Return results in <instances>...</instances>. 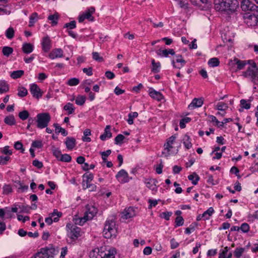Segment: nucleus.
Returning <instances> with one entry per match:
<instances>
[{
  "label": "nucleus",
  "instance_id": "obj_6",
  "mask_svg": "<svg viewBox=\"0 0 258 258\" xmlns=\"http://www.w3.org/2000/svg\"><path fill=\"white\" fill-rule=\"evenodd\" d=\"M243 18L244 22L248 26L250 27H254L256 25L258 22V18L257 16L253 14L250 13H245Z\"/></svg>",
  "mask_w": 258,
  "mask_h": 258
},
{
  "label": "nucleus",
  "instance_id": "obj_40",
  "mask_svg": "<svg viewBox=\"0 0 258 258\" xmlns=\"http://www.w3.org/2000/svg\"><path fill=\"white\" fill-rule=\"evenodd\" d=\"M188 179L192 181V183L196 185L200 179L199 176L195 173L188 176Z\"/></svg>",
  "mask_w": 258,
  "mask_h": 258
},
{
  "label": "nucleus",
  "instance_id": "obj_57",
  "mask_svg": "<svg viewBox=\"0 0 258 258\" xmlns=\"http://www.w3.org/2000/svg\"><path fill=\"white\" fill-rule=\"evenodd\" d=\"M111 151L110 150H107L106 151L100 153L103 162L106 161L107 157L111 154Z\"/></svg>",
  "mask_w": 258,
  "mask_h": 258
},
{
  "label": "nucleus",
  "instance_id": "obj_23",
  "mask_svg": "<svg viewBox=\"0 0 258 258\" xmlns=\"http://www.w3.org/2000/svg\"><path fill=\"white\" fill-rule=\"evenodd\" d=\"M110 126L109 125L105 127L104 133L100 137V139L102 141H105L107 138H110L112 137V133L110 131Z\"/></svg>",
  "mask_w": 258,
  "mask_h": 258
},
{
  "label": "nucleus",
  "instance_id": "obj_21",
  "mask_svg": "<svg viewBox=\"0 0 258 258\" xmlns=\"http://www.w3.org/2000/svg\"><path fill=\"white\" fill-rule=\"evenodd\" d=\"M103 253L105 255L104 258H115L116 251L114 248L110 247L108 249L103 250Z\"/></svg>",
  "mask_w": 258,
  "mask_h": 258
},
{
  "label": "nucleus",
  "instance_id": "obj_30",
  "mask_svg": "<svg viewBox=\"0 0 258 258\" xmlns=\"http://www.w3.org/2000/svg\"><path fill=\"white\" fill-rule=\"evenodd\" d=\"M245 251V248L243 247H236L233 252L234 256L236 258H240L244 252Z\"/></svg>",
  "mask_w": 258,
  "mask_h": 258
},
{
  "label": "nucleus",
  "instance_id": "obj_52",
  "mask_svg": "<svg viewBox=\"0 0 258 258\" xmlns=\"http://www.w3.org/2000/svg\"><path fill=\"white\" fill-rule=\"evenodd\" d=\"M191 120V118L188 117H185L180 120L179 126L180 128H184L185 127V123L189 122Z\"/></svg>",
  "mask_w": 258,
  "mask_h": 258
},
{
  "label": "nucleus",
  "instance_id": "obj_29",
  "mask_svg": "<svg viewBox=\"0 0 258 258\" xmlns=\"http://www.w3.org/2000/svg\"><path fill=\"white\" fill-rule=\"evenodd\" d=\"M63 109L66 111H68V114L70 115L74 113L75 108L73 106V104L69 102L64 106Z\"/></svg>",
  "mask_w": 258,
  "mask_h": 258
},
{
  "label": "nucleus",
  "instance_id": "obj_22",
  "mask_svg": "<svg viewBox=\"0 0 258 258\" xmlns=\"http://www.w3.org/2000/svg\"><path fill=\"white\" fill-rule=\"evenodd\" d=\"M203 101L202 98H194L191 103L188 105V108L192 109L202 106Z\"/></svg>",
  "mask_w": 258,
  "mask_h": 258
},
{
  "label": "nucleus",
  "instance_id": "obj_34",
  "mask_svg": "<svg viewBox=\"0 0 258 258\" xmlns=\"http://www.w3.org/2000/svg\"><path fill=\"white\" fill-rule=\"evenodd\" d=\"M24 74V72L23 70H17L13 71L11 74V77L14 79L21 78Z\"/></svg>",
  "mask_w": 258,
  "mask_h": 258
},
{
  "label": "nucleus",
  "instance_id": "obj_2",
  "mask_svg": "<svg viewBox=\"0 0 258 258\" xmlns=\"http://www.w3.org/2000/svg\"><path fill=\"white\" fill-rule=\"evenodd\" d=\"M117 233V231L114 218L111 217L108 218L104 224L103 230L104 237L107 239L114 238L116 236Z\"/></svg>",
  "mask_w": 258,
  "mask_h": 258
},
{
  "label": "nucleus",
  "instance_id": "obj_59",
  "mask_svg": "<svg viewBox=\"0 0 258 258\" xmlns=\"http://www.w3.org/2000/svg\"><path fill=\"white\" fill-rule=\"evenodd\" d=\"M0 88H2V89H5L6 92H7L9 90L8 84L6 81L3 80H0Z\"/></svg>",
  "mask_w": 258,
  "mask_h": 258
},
{
  "label": "nucleus",
  "instance_id": "obj_7",
  "mask_svg": "<svg viewBox=\"0 0 258 258\" xmlns=\"http://www.w3.org/2000/svg\"><path fill=\"white\" fill-rule=\"evenodd\" d=\"M176 137L175 136H172L167 139L166 143L164 144V149L162 154H164L165 156H168L170 154V151L173 148L172 145Z\"/></svg>",
  "mask_w": 258,
  "mask_h": 258
},
{
  "label": "nucleus",
  "instance_id": "obj_62",
  "mask_svg": "<svg viewBox=\"0 0 258 258\" xmlns=\"http://www.w3.org/2000/svg\"><path fill=\"white\" fill-rule=\"evenodd\" d=\"M19 208L20 209L21 213H28L29 212L30 210V207L28 206L25 205H19Z\"/></svg>",
  "mask_w": 258,
  "mask_h": 258
},
{
  "label": "nucleus",
  "instance_id": "obj_3",
  "mask_svg": "<svg viewBox=\"0 0 258 258\" xmlns=\"http://www.w3.org/2000/svg\"><path fill=\"white\" fill-rule=\"evenodd\" d=\"M66 228L68 236L73 241L76 240L81 236V229L80 227L71 223H68Z\"/></svg>",
  "mask_w": 258,
  "mask_h": 258
},
{
  "label": "nucleus",
  "instance_id": "obj_12",
  "mask_svg": "<svg viewBox=\"0 0 258 258\" xmlns=\"http://www.w3.org/2000/svg\"><path fill=\"white\" fill-rule=\"evenodd\" d=\"M176 60H173L172 61V64L174 68L179 69L185 65L186 62L182 59L180 55H176Z\"/></svg>",
  "mask_w": 258,
  "mask_h": 258
},
{
  "label": "nucleus",
  "instance_id": "obj_31",
  "mask_svg": "<svg viewBox=\"0 0 258 258\" xmlns=\"http://www.w3.org/2000/svg\"><path fill=\"white\" fill-rule=\"evenodd\" d=\"M13 52V48L10 46H4L2 49V53L4 55L9 57Z\"/></svg>",
  "mask_w": 258,
  "mask_h": 258
},
{
  "label": "nucleus",
  "instance_id": "obj_4",
  "mask_svg": "<svg viewBox=\"0 0 258 258\" xmlns=\"http://www.w3.org/2000/svg\"><path fill=\"white\" fill-rule=\"evenodd\" d=\"M36 118V126L40 129L46 127L51 119L50 116L48 113H39L37 115Z\"/></svg>",
  "mask_w": 258,
  "mask_h": 258
},
{
  "label": "nucleus",
  "instance_id": "obj_32",
  "mask_svg": "<svg viewBox=\"0 0 258 258\" xmlns=\"http://www.w3.org/2000/svg\"><path fill=\"white\" fill-rule=\"evenodd\" d=\"M4 122L9 125H13L16 123L15 117L13 115L6 116L4 119Z\"/></svg>",
  "mask_w": 258,
  "mask_h": 258
},
{
  "label": "nucleus",
  "instance_id": "obj_46",
  "mask_svg": "<svg viewBox=\"0 0 258 258\" xmlns=\"http://www.w3.org/2000/svg\"><path fill=\"white\" fill-rule=\"evenodd\" d=\"M27 94H28V91L26 89V88H25V87H21L18 89V95L19 97H25L27 95Z\"/></svg>",
  "mask_w": 258,
  "mask_h": 258
},
{
  "label": "nucleus",
  "instance_id": "obj_1",
  "mask_svg": "<svg viewBox=\"0 0 258 258\" xmlns=\"http://www.w3.org/2000/svg\"><path fill=\"white\" fill-rule=\"evenodd\" d=\"M238 6L237 0H214V8L217 11L234 12Z\"/></svg>",
  "mask_w": 258,
  "mask_h": 258
},
{
  "label": "nucleus",
  "instance_id": "obj_16",
  "mask_svg": "<svg viewBox=\"0 0 258 258\" xmlns=\"http://www.w3.org/2000/svg\"><path fill=\"white\" fill-rule=\"evenodd\" d=\"M46 252V254L48 256V258L53 257L54 255H56L58 253V250H56L54 246L51 245H49L48 246L43 248Z\"/></svg>",
  "mask_w": 258,
  "mask_h": 258
},
{
  "label": "nucleus",
  "instance_id": "obj_44",
  "mask_svg": "<svg viewBox=\"0 0 258 258\" xmlns=\"http://www.w3.org/2000/svg\"><path fill=\"white\" fill-rule=\"evenodd\" d=\"M89 220L87 217H86V215H84L83 217L75 218V224L80 225H83L86 222Z\"/></svg>",
  "mask_w": 258,
  "mask_h": 258
},
{
  "label": "nucleus",
  "instance_id": "obj_48",
  "mask_svg": "<svg viewBox=\"0 0 258 258\" xmlns=\"http://www.w3.org/2000/svg\"><path fill=\"white\" fill-rule=\"evenodd\" d=\"M19 118L22 120H25L27 119L29 116V113L27 110H23L19 113L18 115Z\"/></svg>",
  "mask_w": 258,
  "mask_h": 258
},
{
  "label": "nucleus",
  "instance_id": "obj_27",
  "mask_svg": "<svg viewBox=\"0 0 258 258\" xmlns=\"http://www.w3.org/2000/svg\"><path fill=\"white\" fill-rule=\"evenodd\" d=\"M22 50L25 53H30L33 50V45L31 43H24L22 46Z\"/></svg>",
  "mask_w": 258,
  "mask_h": 258
},
{
  "label": "nucleus",
  "instance_id": "obj_19",
  "mask_svg": "<svg viewBox=\"0 0 258 258\" xmlns=\"http://www.w3.org/2000/svg\"><path fill=\"white\" fill-rule=\"evenodd\" d=\"M149 95L152 98L158 101H161L163 99V96L160 92L156 91L152 88L149 89Z\"/></svg>",
  "mask_w": 258,
  "mask_h": 258
},
{
  "label": "nucleus",
  "instance_id": "obj_11",
  "mask_svg": "<svg viewBox=\"0 0 258 258\" xmlns=\"http://www.w3.org/2000/svg\"><path fill=\"white\" fill-rule=\"evenodd\" d=\"M136 215L135 209L133 207H129L125 209L121 213V218L124 219H127L133 217Z\"/></svg>",
  "mask_w": 258,
  "mask_h": 258
},
{
  "label": "nucleus",
  "instance_id": "obj_54",
  "mask_svg": "<svg viewBox=\"0 0 258 258\" xmlns=\"http://www.w3.org/2000/svg\"><path fill=\"white\" fill-rule=\"evenodd\" d=\"M3 194L5 195H8L12 192V188L10 184H5L3 187Z\"/></svg>",
  "mask_w": 258,
  "mask_h": 258
},
{
  "label": "nucleus",
  "instance_id": "obj_61",
  "mask_svg": "<svg viewBox=\"0 0 258 258\" xmlns=\"http://www.w3.org/2000/svg\"><path fill=\"white\" fill-rule=\"evenodd\" d=\"M104 255L103 247H101L100 249H98V253L96 255L92 256L91 258H104Z\"/></svg>",
  "mask_w": 258,
  "mask_h": 258
},
{
  "label": "nucleus",
  "instance_id": "obj_63",
  "mask_svg": "<svg viewBox=\"0 0 258 258\" xmlns=\"http://www.w3.org/2000/svg\"><path fill=\"white\" fill-rule=\"evenodd\" d=\"M32 147L35 148H41L43 146L42 142L40 141L36 140L32 142Z\"/></svg>",
  "mask_w": 258,
  "mask_h": 258
},
{
  "label": "nucleus",
  "instance_id": "obj_56",
  "mask_svg": "<svg viewBox=\"0 0 258 258\" xmlns=\"http://www.w3.org/2000/svg\"><path fill=\"white\" fill-rule=\"evenodd\" d=\"M124 137L122 135H121V134L118 135L115 138V139H114L115 144H117V145L122 144V141L124 140Z\"/></svg>",
  "mask_w": 258,
  "mask_h": 258
},
{
  "label": "nucleus",
  "instance_id": "obj_37",
  "mask_svg": "<svg viewBox=\"0 0 258 258\" xmlns=\"http://www.w3.org/2000/svg\"><path fill=\"white\" fill-rule=\"evenodd\" d=\"M208 63L211 67H216L219 65L220 61L218 58L213 57L209 60Z\"/></svg>",
  "mask_w": 258,
  "mask_h": 258
},
{
  "label": "nucleus",
  "instance_id": "obj_39",
  "mask_svg": "<svg viewBox=\"0 0 258 258\" xmlns=\"http://www.w3.org/2000/svg\"><path fill=\"white\" fill-rule=\"evenodd\" d=\"M6 37L9 39H12L15 34V30L13 27H9L6 31Z\"/></svg>",
  "mask_w": 258,
  "mask_h": 258
},
{
  "label": "nucleus",
  "instance_id": "obj_9",
  "mask_svg": "<svg viewBox=\"0 0 258 258\" xmlns=\"http://www.w3.org/2000/svg\"><path fill=\"white\" fill-rule=\"evenodd\" d=\"M252 0H242L241 7L243 11H253L255 10V5L251 2Z\"/></svg>",
  "mask_w": 258,
  "mask_h": 258
},
{
  "label": "nucleus",
  "instance_id": "obj_18",
  "mask_svg": "<svg viewBox=\"0 0 258 258\" xmlns=\"http://www.w3.org/2000/svg\"><path fill=\"white\" fill-rule=\"evenodd\" d=\"M42 49L45 52H48L51 48V41L48 36L43 38L42 42Z\"/></svg>",
  "mask_w": 258,
  "mask_h": 258
},
{
  "label": "nucleus",
  "instance_id": "obj_38",
  "mask_svg": "<svg viewBox=\"0 0 258 258\" xmlns=\"http://www.w3.org/2000/svg\"><path fill=\"white\" fill-rule=\"evenodd\" d=\"M177 4L181 8L187 9L188 7V3L187 0H174Z\"/></svg>",
  "mask_w": 258,
  "mask_h": 258
},
{
  "label": "nucleus",
  "instance_id": "obj_50",
  "mask_svg": "<svg viewBox=\"0 0 258 258\" xmlns=\"http://www.w3.org/2000/svg\"><path fill=\"white\" fill-rule=\"evenodd\" d=\"M71 160H72V157L70 155H69L68 154H62L60 158H59V161H61V162H71Z\"/></svg>",
  "mask_w": 258,
  "mask_h": 258
},
{
  "label": "nucleus",
  "instance_id": "obj_8",
  "mask_svg": "<svg viewBox=\"0 0 258 258\" xmlns=\"http://www.w3.org/2000/svg\"><path fill=\"white\" fill-rule=\"evenodd\" d=\"M30 91L33 96L37 99L41 98L43 95V92L41 91L40 88L36 84L30 85Z\"/></svg>",
  "mask_w": 258,
  "mask_h": 258
},
{
  "label": "nucleus",
  "instance_id": "obj_53",
  "mask_svg": "<svg viewBox=\"0 0 258 258\" xmlns=\"http://www.w3.org/2000/svg\"><path fill=\"white\" fill-rule=\"evenodd\" d=\"M228 108V106L224 102H219L217 104V109L221 111H225Z\"/></svg>",
  "mask_w": 258,
  "mask_h": 258
},
{
  "label": "nucleus",
  "instance_id": "obj_25",
  "mask_svg": "<svg viewBox=\"0 0 258 258\" xmlns=\"http://www.w3.org/2000/svg\"><path fill=\"white\" fill-rule=\"evenodd\" d=\"M59 15L57 13H55L53 14L49 15L48 17V19L50 21V23L52 26H55L57 24V21L59 19Z\"/></svg>",
  "mask_w": 258,
  "mask_h": 258
},
{
  "label": "nucleus",
  "instance_id": "obj_20",
  "mask_svg": "<svg viewBox=\"0 0 258 258\" xmlns=\"http://www.w3.org/2000/svg\"><path fill=\"white\" fill-rule=\"evenodd\" d=\"M66 147L68 150H72L76 145V141L75 138L67 137L65 142Z\"/></svg>",
  "mask_w": 258,
  "mask_h": 258
},
{
  "label": "nucleus",
  "instance_id": "obj_28",
  "mask_svg": "<svg viewBox=\"0 0 258 258\" xmlns=\"http://www.w3.org/2000/svg\"><path fill=\"white\" fill-rule=\"evenodd\" d=\"M152 72L154 73L159 72L161 65L159 62H155L154 59H152Z\"/></svg>",
  "mask_w": 258,
  "mask_h": 258
},
{
  "label": "nucleus",
  "instance_id": "obj_24",
  "mask_svg": "<svg viewBox=\"0 0 258 258\" xmlns=\"http://www.w3.org/2000/svg\"><path fill=\"white\" fill-rule=\"evenodd\" d=\"M157 54L160 56L167 57L169 54L174 55L175 52L173 49H159L157 52Z\"/></svg>",
  "mask_w": 258,
  "mask_h": 258
},
{
  "label": "nucleus",
  "instance_id": "obj_10",
  "mask_svg": "<svg viewBox=\"0 0 258 258\" xmlns=\"http://www.w3.org/2000/svg\"><path fill=\"white\" fill-rule=\"evenodd\" d=\"M86 211L85 213L86 217L88 218L89 220L93 219L97 213V209L93 206L87 205L86 206Z\"/></svg>",
  "mask_w": 258,
  "mask_h": 258
},
{
  "label": "nucleus",
  "instance_id": "obj_58",
  "mask_svg": "<svg viewBox=\"0 0 258 258\" xmlns=\"http://www.w3.org/2000/svg\"><path fill=\"white\" fill-rule=\"evenodd\" d=\"M239 228L243 232L246 233L249 230V226L247 223H243L241 224V226L239 227Z\"/></svg>",
  "mask_w": 258,
  "mask_h": 258
},
{
  "label": "nucleus",
  "instance_id": "obj_17",
  "mask_svg": "<svg viewBox=\"0 0 258 258\" xmlns=\"http://www.w3.org/2000/svg\"><path fill=\"white\" fill-rule=\"evenodd\" d=\"M230 248L228 246L225 247L219 253V258H231L232 253L229 251Z\"/></svg>",
  "mask_w": 258,
  "mask_h": 258
},
{
  "label": "nucleus",
  "instance_id": "obj_41",
  "mask_svg": "<svg viewBox=\"0 0 258 258\" xmlns=\"http://www.w3.org/2000/svg\"><path fill=\"white\" fill-rule=\"evenodd\" d=\"M84 137L82 138V140L84 142H89L91 141V138L89 137H88V136H90L91 135V130L90 129H86L84 131Z\"/></svg>",
  "mask_w": 258,
  "mask_h": 258
},
{
  "label": "nucleus",
  "instance_id": "obj_64",
  "mask_svg": "<svg viewBox=\"0 0 258 258\" xmlns=\"http://www.w3.org/2000/svg\"><path fill=\"white\" fill-rule=\"evenodd\" d=\"M172 214V213L171 212H164L161 214V217L165 219L166 220H169Z\"/></svg>",
  "mask_w": 258,
  "mask_h": 258
},
{
  "label": "nucleus",
  "instance_id": "obj_55",
  "mask_svg": "<svg viewBox=\"0 0 258 258\" xmlns=\"http://www.w3.org/2000/svg\"><path fill=\"white\" fill-rule=\"evenodd\" d=\"M175 227L182 226L184 223V219L181 216H177L175 219Z\"/></svg>",
  "mask_w": 258,
  "mask_h": 258
},
{
  "label": "nucleus",
  "instance_id": "obj_33",
  "mask_svg": "<svg viewBox=\"0 0 258 258\" xmlns=\"http://www.w3.org/2000/svg\"><path fill=\"white\" fill-rule=\"evenodd\" d=\"M51 151L53 155L55 157L57 160L59 161V158H60L61 156L62 155L60 150L58 148H55L54 146H52L51 147Z\"/></svg>",
  "mask_w": 258,
  "mask_h": 258
},
{
  "label": "nucleus",
  "instance_id": "obj_42",
  "mask_svg": "<svg viewBox=\"0 0 258 258\" xmlns=\"http://www.w3.org/2000/svg\"><path fill=\"white\" fill-rule=\"evenodd\" d=\"M86 101V97L82 95H78L75 100V102L77 105L82 106Z\"/></svg>",
  "mask_w": 258,
  "mask_h": 258
},
{
  "label": "nucleus",
  "instance_id": "obj_49",
  "mask_svg": "<svg viewBox=\"0 0 258 258\" xmlns=\"http://www.w3.org/2000/svg\"><path fill=\"white\" fill-rule=\"evenodd\" d=\"M76 27V22L75 21H72L69 23L64 25L63 28H66L68 30H72Z\"/></svg>",
  "mask_w": 258,
  "mask_h": 258
},
{
  "label": "nucleus",
  "instance_id": "obj_13",
  "mask_svg": "<svg viewBox=\"0 0 258 258\" xmlns=\"http://www.w3.org/2000/svg\"><path fill=\"white\" fill-rule=\"evenodd\" d=\"M157 182V180L153 178L146 179L145 181L146 186L153 191H156L157 190V186L156 185Z\"/></svg>",
  "mask_w": 258,
  "mask_h": 258
},
{
  "label": "nucleus",
  "instance_id": "obj_14",
  "mask_svg": "<svg viewBox=\"0 0 258 258\" xmlns=\"http://www.w3.org/2000/svg\"><path fill=\"white\" fill-rule=\"evenodd\" d=\"M63 50L61 48H56L53 49L49 54V57L51 59L56 58H60L63 57Z\"/></svg>",
  "mask_w": 258,
  "mask_h": 258
},
{
  "label": "nucleus",
  "instance_id": "obj_26",
  "mask_svg": "<svg viewBox=\"0 0 258 258\" xmlns=\"http://www.w3.org/2000/svg\"><path fill=\"white\" fill-rule=\"evenodd\" d=\"M95 12V8L93 7L90 8L87 11H86L84 15L86 19L90 21H93L94 17L92 16Z\"/></svg>",
  "mask_w": 258,
  "mask_h": 258
},
{
  "label": "nucleus",
  "instance_id": "obj_43",
  "mask_svg": "<svg viewBox=\"0 0 258 258\" xmlns=\"http://www.w3.org/2000/svg\"><path fill=\"white\" fill-rule=\"evenodd\" d=\"M45 250L43 248H41L40 251L35 254L34 258H48Z\"/></svg>",
  "mask_w": 258,
  "mask_h": 258
},
{
  "label": "nucleus",
  "instance_id": "obj_15",
  "mask_svg": "<svg viewBox=\"0 0 258 258\" xmlns=\"http://www.w3.org/2000/svg\"><path fill=\"white\" fill-rule=\"evenodd\" d=\"M116 178L118 179L120 177H122L121 180V183L127 182L130 181V178L127 172L124 169L120 170L116 175Z\"/></svg>",
  "mask_w": 258,
  "mask_h": 258
},
{
  "label": "nucleus",
  "instance_id": "obj_47",
  "mask_svg": "<svg viewBox=\"0 0 258 258\" xmlns=\"http://www.w3.org/2000/svg\"><path fill=\"white\" fill-rule=\"evenodd\" d=\"M38 19V15L36 13H33L30 17V20H29V26L31 27L36 22Z\"/></svg>",
  "mask_w": 258,
  "mask_h": 258
},
{
  "label": "nucleus",
  "instance_id": "obj_5",
  "mask_svg": "<svg viewBox=\"0 0 258 258\" xmlns=\"http://www.w3.org/2000/svg\"><path fill=\"white\" fill-rule=\"evenodd\" d=\"M244 77L248 78L254 84H258V68L255 64L252 68H249L243 73Z\"/></svg>",
  "mask_w": 258,
  "mask_h": 258
},
{
  "label": "nucleus",
  "instance_id": "obj_35",
  "mask_svg": "<svg viewBox=\"0 0 258 258\" xmlns=\"http://www.w3.org/2000/svg\"><path fill=\"white\" fill-rule=\"evenodd\" d=\"M214 212V210L213 208L210 207L207 211L202 214L201 217H205V220L209 219L210 217L212 216Z\"/></svg>",
  "mask_w": 258,
  "mask_h": 258
},
{
  "label": "nucleus",
  "instance_id": "obj_36",
  "mask_svg": "<svg viewBox=\"0 0 258 258\" xmlns=\"http://www.w3.org/2000/svg\"><path fill=\"white\" fill-rule=\"evenodd\" d=\"M183 144H184L185 147L187 149H190L192 146V144L190 141V138L187 135H185L184 136V137L183 138Z\"/></svg>",
  "mask_w": 258,
  "mask_h": 258
},
{
  "label": "nucleus",
  "instance_id": "obj_51",
  "mask_svg": "<svg viewBox=\"0 0 258 258\" xmlns=\"http://www.w3.org/2000/svg\"><path fill=\"white\" fill-rule=\"evenodd\" d=\"M80 81L78 79L73 78L68 81L67 84L71 86H76L79 84Z\"/></svg>",
  "mask_w": 258,
  "mask_h": 258
},
{
  "label": "nucleus",
  "instance_id": "obj_45",
  "mask_svg": "<svg viewBox=\"0 0 258 258\" xmlns=\"http://www.w3.org/2000/svg\"><path fill=\"white\" fill-rule=\"evenodd\" d=\"M234 61L237 65V69L238 70L243 69L244 68L245 66L246 65V62L244 60H240L239 59L236 58L234 59Z\"/></svg>",
  "mask_w": 258,
  "mask_h": 258
},
{
  "label": "nucleus",
  "instance_id": "obj_60",
  "mask_svg": "<svg viewBox=\"0 0 258 258\" xmlns=\"http://www.w3.org/2000/svg\"><path fill=\"white\" fill-rule=\"evenodd\" d=\"M93 58L99 62H102L103 61V58L99 56V53L97 52H93L92 53Z\"/></svg>",
  "mask_w": 258,
  "mask_h": 258
}]
</instances>
